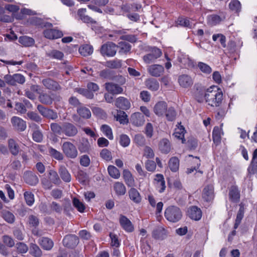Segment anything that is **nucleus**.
<instances>
[{
    "label": "nucleus",
    "instance_id": "obj_12",
    "mask_svg": "<svg viewBox=\"0 0 257 257\" xmlns=\"http://www.w3.org/2000/svg\"><path fill=\"white\" fill-rule=\"evenodd\" d=\"M131 122L136 126L143 125L145 121L144 115L141 112H135L132 114Z\"/></svg>",
    "mask_w": 257,
    "mask_h": 257
},
{
    "label": "nucleus",
    "instance_id": "obj_18",
    "mask_svg": "<svg viewBox=\"0 0 257 257\" xmlns=\"http://www.w3.org/2000/svg\"><path fill=\"white\" fill-rule=\"evenodd\" d=\"M119 223L121 227L127 232H132L134 230V226L131 221L125 216L120 215Z\"/></svg>",
    "mask_w": 257,
    "mask_h": 257
},
{
    "label": "nucleus",
    "instance_id": "obj_62",
    "mask_svg": "<svg viewBox=\"0 0 257 257\" xmlns=\"http://www.w3.org/2000/svg\"><path fill=\"white\" fill-rule=\"evenodd\" d=\"M229 7L232 11L238 12L240 9L241 5L239 1L233 0L230 3Z\"/></svg>",
    "mask_w": 257,
    "mask_h": 257
},
{
    "label": "nucleus",
    "instance_id": "obj_28",
    "mask_svg": "<svg viewBox=\"0 0 257 257\" xmlns=\"http://www.w3.org/2000/svg\"><path fill=\"white\" fill-rule=\"evenodd\" d=\"M59 173L61 178L64 182H69L71 181V175L65 166H61L60 167Z\"/></svg>",
    "mask_w": 257,
    "mask_h": 257
},
{
    "label": "nucleus",
    "instance_id": "obj_10",
    "mask_svg": "<svg viewBox=\"0 0 257 257\" xmlns=\"http://www.w3.org/2000/svg\"><path fill=\"white\" fill-rule=\"evenodd\" d=\"M63 243L65 246L69 248H74L78 244L79 238L75 235H68L64 237Z\"/></svg>",
    "mask_w": 257,
    "mask_h": 257
},
{
    "label": "nucleus",
    "instance_id": "obj_25",
    "mask_svg": "<svg viewBox=\"0 0 257 257\" xmlns=\"http://www.w3.org/2000/svg\"><path fill=\"white\" fill-rule=\"evenodd\" d=\"M159 150L162 153L168 154L171 150L170 143L167 139H162L159 143Z\"/></svg>",
    "mask_w": 257,
    "mask_h": 257
},
{
    "label": "nucleus",
    "instance_id": "obj_58",
    "mask_svg": "<svg viewBox=\"0 0 257 257\" xmlns=\"http://www.w3.org/2000/svg\"><path fill=\"white\" fill-rule=\"evenodd\" d=\"M100 156L106 161H110L112 158L111 152L106 149H103L101 151Z\"/></svg>",
    "mask_w": 257,
    "mask_h": 257
},
{
    "label": "nucleus",
    "instance_id": "obj_2",
    "mask_svg": "<svg viewBox=\"0 0 257 257\" xmlns=\"http://www.w3.org/2000/svg\"><path fill=\"white\" fill-rule=\"evenodd\" d=\"M182 216L181 210L176 206H169L165 210V217L170 222H177L181 219Z\"/></svg>",
    "mask_w": 257,
    "mask_h": 257
},
{
    "label": "nucleus",
    "instance_id": "obj_48",
    "mask_svg": "<svg viewBox=\"0 0 257 257\" xmlns=\"http://www.w3.org/2000/svg\"><path fill=\"white\" fill-rule=\"evenodd\" d=\"M117 48H120L119 53H126L130 51L131 45L129 43L125 42H120L117 45Z\"/></svg>",
    "mask_w": 257,
    "mask_h": 257
},
{
    "label": "nucleus",
    "instance_id": "obj_35",
    "mask_svg": "<svg viewBox=\"0 0 257 257\" xmlns=\"http://www.w3.org/2000/svg\"><path fill=\"white\" fill-rule=\"evenodd\" d=\"M185 132V130L184 127L183 126H180L175 128V132L173 135L175 138L179 140H181L182 143L184 144L185 143V140L184 139Z\"/></svg>",
    "mask_w": 257,
    "mask_h": 257
},
{
    "label": "nucleus",
    "instance_id": "obj_59",
    "mask_svg": "<svg viewBox=\"0 0 257 257\" xmlns=\"http://www.w3.org/2000/svg\"><path fill=\"white\" fill-rule=\"evenodd\" d=\"M219 38V42L223 48L226 47V38L221 34H214L212 36V39L214 41H217V39Z\"/></svg>",
    "mask_w": 257,
    "mask_h": 257
},
{
    "label": "nucleus",
    "instance_id": "obj_55",
    "mask_svg": "<svg viewBox=\"0 0 257 257\" xmlns=\"http://www.w3.org/2000/svg\"><path fill=\"white\" fill-rule=\"evenodd\" d=\"M198 67L203 73L207 74H210L212 71L211 68L207 64L203 62H199L198 64Z\"/></svg>",
    "mask_w": 257,
    "mask_h": 257
},
{
    "label": "nucleus",
    "instance_id": "obj_33",
    "mask_svg": "<svg viewBox=\"0 0 257 257\" xmlns=\"http://www.w3.org/2000/svg\"><path fill=\"white\" fill-rule=\"evenodd\" d=\"M105 66L110 69H119L122 66V61L118 59L107 61Z\"/></svg>",
    "mask_w": 257,
    "mask_h": 257
},
{
    "label": "nucleus",
    "instance_id": "obj_43",
    "mask_svg": "<svg viewBox=\"0 0 257 257\" xmlns=\"http://www.w3.org/2000/svg\"><path fill=\"white\" fill-rule=\"evenodd\" d=\"M244 215V208L240 205V208L237 212L236 218L234 225V228L236 229L240 224Z\"/></svg>",
    "mask_w": 257,
    "mask_h": 257
},
{
    "label": "nucleus",
    "instance_id": "obj_22",
    "mask_svg": "<svg viewBox=\"0 0 257 257\" xmlns=\"http://www.w3.org/2000/svg\"><path fill=\"white\" fill-rule=\"evenodd\" d=\"M230 200L233 202H238L240 199V192L236 186H232L229 190Z\"/></svg>",
    "mask_w": 257,
    "mask_h": 257
},
{
    "label": "nucleus",
    "instance_id": "obj_56",
    "mask_svg": "<svg viewBox=\"0 0 257 257\" xmlns=\"http://www.w3.org/2000/svg\"><path fill=\"white\" fill-rule=\"evenodd\" d=\"M49 152L51 156L57 160H61L63 159L62 154L52 148L49 149Z\"/></svg>",
    "mask_w": 257,
    "mask_h": 257
},
{
    "label": "nucleus",
    "instance_id": "obj_27",
    "mask_svg": "<svg viewBox=\"0 0 257 257\" xmlns=\"http://www.w3.org/2000/svg\"><path fill=\"white\" fill-rule=\"evenodd\" d=\"M29 253L34 257H41L42 255V251L39 246L33 243L30 244Z\"/></svg>",
    "mask_w": 257,
    "mask_h": 257
},
{
    "label": "nucleus",
    "instance_id": "obj_3",
    "mask_svg": "<svg viewBox=\"0 0 257 257\" xmlns=\"http://www.w3.org/2000/svg\"><path fill=\"white\" fill-rule=\"evenodd\" d=\"M62 148L63 153L66 157L74 159L77 156V150L75 146L72 143L69 142H64L62 145Z\"/></svg>",
    "mask_w": 257,
    "mask_h": 257
},
{
    "label": "nucleus",
    "instance_id": "obj_47",
    "mask_svg": "<svg viewBox=\"0 0 257 257\" xmlns=\"http://www.w3.org/2000/svg\"><path fill=\"white\" fill-rule=\"evenodd\" d=\"M212 137L214 143L218 144L220 142L221 133L219 127H214L212 133Z\"/></svg>",
    "mask_w": 257,
    "mask_h": 257
},
{
    "label": "nucleus",
    "instance_id": "obj_15",
    "mask_svg": "<svg viewBox=\"0 0 257 257\" xmlns=\"http://www.w3.org/2000/svg\"><path fill=\"white\" fill-rule=\"evenodd\" d=\"M178 81L182 87L185 88L191 87L193 83L192 78L187 74L180 75L178 77Z\"/></svg>",
    "mask_w": 257,
    "mask_h": 257
},
{
    "label": "nucleus",
    "instance_id": "obj_42",
    "mask_svg": "<svg viewBox=\"0 0 257 257\" xmlns=\"http://www.w3.org/2000/svg\"><path fill=\"white\" fill-rule=\"evenodd\" d=\"M77 113L83 118L88 119L91 116L90 110L85 107H80L77 109Z\"/></svg>",
    "mask_w": 257,
    "mask_h": 257
},
{
    "label": "nucleus",
    "instance_id": "obj_54",
    "mask_svg": "<svg viewBox=\"0 0 257 257\" xmlns=\"http://www.w3.org/2000/svg\"><path fill=\"white\" fill-rule=\"evenodd\" d=\"M75 90L79 94L85 96L87 98L92 99L94 96L93 93L90 91L88 89L76 88Z\"/></svg>",
    "mask_w": 257,
    "mask_h": 257
},
{
    "label": "nucleus",
    "instance_id": "obj_31",
    "mask_svg": "<svg viewBox=\"0 0 257 257\" xmlns=\"http://www.w3.org/2000/svg\"><path fill=\"white\" fill-rule=\"evenodd\" d=\"M169 167L174 172H177L179 168V160L176 157H172L169 161Z\"/></svg>",
    "mask_w": 257,
    "mask_h": 257
},
{
    "label": "nucleus",
    "instance_id": "obj_50",
    "mask_svg": "<svg viewBox=\"0 0 257 257\" xmlns=\"http://www.w3.org/2000/svg\"><path fill=\"white\" fill-rule=\"evenodd\" d=\"M108 172L109 175L115 179H117L120 177L119 170L113 166H109L108 167Z\"/></svg>",
    "mask_w": 257,
    "mask_h": 257
},
{
    "label": "nucleus",
    "instance_id": "obj_38",
    "mask_svg": "<svg viewBox=\"0 0 257 257\" xmlns=\"http://www.w3.org/2000/svg\"><path fill=\"white\" fill-rule=\"evenodd\" d=\"M117 121L121 124H126L128 122L127 116L125 112L121 110L117 111L116 115H114Z\"/></svg>",
    "mask_w": 257,
    "mask_h": 257
},
{
    "label": "nucleus",
    "instance_id": "obj_24",
    "mask_svg": "<svg viewBox=\"0 0 257 257\" xmlns=\"http://www.w3.org/2000/svg\"><path fill=\"white\" fill-rule=\"evenodd\" d=\"M39 243L42 247L47 250L51 249L53 246V241L48 237H42L39 240Z\"/></svg>",
    "mask_w": 257,
    "mask_h": 257
},
{
    "label": "nucleus",
    "instance_id": "obj_51",
    "mask_svg": "<svg viewBox=\"0 0 257 257\" xmlns=\"http://www.w3.org/2000/svg\"><path fill=\"white\" fill-rule=\"evenodd\" d=\"M101 131L105 134L109 140L113 139V135L111 128L107 125L103 124L101 126Z\"/></svg>",
    "mask_w": 257,
    "mask_h": 257
},
{
    "label": "nucleus",
    "instance_id": "obj_9",
    "mask_svg": "<svg viewBox=\"0 0 257 257\" xmlns=\"http://www.w3.org/2000/svg\"><path fill=\"white\" fill-rule=\"evenodd\" d=\"M187 215L191 219L198 221L201 218L202 213L200 208L196 206H192L188 208Z\"/></svg>",
    "mask_w": 257,
    "mask_h": 257
},
{
    "label": "nucleus",
    "instance_id": "obj_7",
    "mask_svg": "<svg viewBox=\"0 0 257 257\" xmlns=\"http://www.w3.org/2000/svg\"><path fill=\"white\" fill-rule=\"evenodd\" d=\"M162 55L161 51L157 48H152L151 52L144 56L143 59L148 64L153 62L156 59L160 57Z\"/></svg>",
    "mask_w": 257,
    "mask_h": 257
},
{
    "label": "nucleus",
    "instance_id": "obj_39",
    "mask_svg": "<svg viewBox=\"0 0 257 257\" xmlns=\"http://www.w3.org/2000/svg\"><path fill=\"white\" fill-rule=\"evenodd\" d=\"M91 146L87 139H83L79 145L78 149L82 153L88 152Z\"/></svg>",
    "mask_w": 257,
    "mask_h": 257
},
{
    "label": "nucleus",
    "instance_id": "obj_61",
    "mask_svg": "<svg viewBox=\"0 0 257 257\" xmlns=\"http://www.w3.org/2000/svg\"><path fill=\"white\" fill-rule=\"evenodd\" d=\"M16 247L17 251L20 253H26L29 249L28 246L23 242L17 243L16 244Z\"/></svg>",
    "mask_w": 257,
    "mask_h": 257
},
{
    "label": "nucleus",
    "instance_id": "obj_52",
    "mask_svg": "<svg viewBox=\"0 0 257 257\" xmlns=\"http://www.w3.org/2000/svg\"><path fill=\"white\" fill-rule=\"evenodd\" d=\"M24 196L27 204L31 206L35 201L33 194L31 192L26 191L24 193Z\"/></svg>",
    "mask_w": 257,
    "mask_h": 257
},
{
    "label": "nucleus",
    "instance_id": "obj_40",
    "mask_svg": "<svg viewBox=\"0 0 257 257\" xmlns=\"http://www.w3.org/2000/svg\"><path fill=\"white\" fill-rule=\"evenodd\" d=\"M115 193L118 195H123L126 192V189L123 183L117 182L113 186Z\"/></svg>",
    "mask_w": 257,
    "mask_h": 257
},
{
    "label": "nucleus",
    "instance_id": "obj_16",
    "mask_svg": "<svg viewBox=\"0 0 257 257\" xmlns=\"http://www.w3.org/2000/svg\"><path fill=\"white\" fill-rule=\"evenodd\" d=\"M63 133L68 137H73L75 136L78 133L77 128L71 123H63Z\"/></svg>",
    "mask_w": 257,
    "mask_h": 257
},
{
    "label": "nucleus",
    "instance_id": "obj_41",
    "mask_svg": "<svg viewBox=\"0 0 257 257\" xmlns=\"http://www.w3.org/2000/svg\"><path fill=\"white\" fill-rule=\"evenodd\" d=\"M79 51L82 55L86 56L93 53V48L90 45H85L79 48Z\"/></svg>",
    "mask_w": 257,
    "mask_h": 257
},
{
    "label": "nucleus",
    "instance_id": "obj_8",
    "mask_svg": "<svg viewBox=\"0 0 257 257\" xmlns=\"http://www.w3.org/2000/svg\"><path fill=\"white\" fill-rule=\"evenodd\" d=\"M202 196L206 202L212 200L214 197L213 185L208 184L205 186L202 191Z\"/></svg>",
    "mask_w": 257,
    "mask_h": 257
},
{
    "label": "nucleus",
    "instance_id": "obj_4",
    "mask_svg": "<svg viewBox=\"0 0 257 257\" xmlns=\"http://www.w3.org/2000/svg\"><path fill=\"white\" fill-rule=\"evenodd\" d=\"M117 50V45L112 42H108L101 46L100 51L102 55L112 57L115 55Z\"/></svg>",
    "mask_w": 257,
    "mask_h": 257
},
{
    "label": "nucleus",
    "instance_id": "obj_53",
    "mask_svg": "<svg viewBox=\"0 0 257 257\" xmlns=\"http://www.w3.org/2000/svg\"><path fill=\"white\" fill-rule=\"evenodd\" d=\"M3 217L9 223H12L15 220V216L14 214L8 211H4L2 212Z\"/></svg>",
    "mask_w": 257,
    "mask_h": 257
},
{
    "label": "nucleus",
    "instance_id": "obj_36",
    "mask_svg": "<svg viewBox=\"0 0 257 257\" xmlns=\"http://www.w3.org/2000/svg\"><path fill=\"white\" fill-rule=\"evenodd\" d=\"M19 42L25 47H30L34 44L35 41L32 38L24 36L19 38Z\"/></svg>",
    "mask_w": 257,
    "mask_h": 257
},
{
    "label": "nucleus",
    "instance_id": "obj_26",
    "mask_svg": "<svg viewBox=\"0 0 257 257\" xmlns=\"http://www.w3.org/2000/svg\"><path fill=\"white\" fill-rule=\"evenodd\" d=\"M128 194L130 199L135 203H139L141 202L142 197L136 189L132 188L128 191Z\"/></svg>",
    "mask_w": 257,
    "mask_h": 257
},
{
    "label": "nucleus",
    "instance_id": "obj_37",
    "mask_svg": "<svg viewBox=\"0 0 257 257\" xmlns=\"http://www.w3.org/2000/svg\"><path fill=\"white\" fill-rule=\"evenodd\" d=\"M147 87L152 91H157L159 88V83L155 79H148L145 82Z\"/></svg>",
    "mask_w": 257,
    "mask_h": 257
},
{
    "label": "nucleus",
    "instance_id": "obj_11",
    "mask_svg": "<svg viewBox=\"0 0 257 257\" xmlns=\"http://www.w3.org/2000/svg\"><path fill=\"white\" fill-rule=\"evenodd\" d=\"M104 86L106 90L112 94H119L123 92V88L121 87L112 82H106L104 84Z\"/></svg>",
    "mask_w": 257,
    "mask_h": 257
},
{
    "label": "nucleus",
    "instance_id": "obj_45",
    "mask_svg": "<svg viewBox=\"0 0 257 257\" xmlns=\"http://www.w3.org/2000/svg\"><path fill=\"white\" fill-rule=\"evenodd\" d=\"M51 131L56 135H61L63 133V123L61 125L57 123L51 124Z\"/></svg>",
    "mask_w": 257,
    "mask_h": 257
},
{
    "label": "nucleus",
    "instance_id": "obj_29",
    "mask_svg": "<svg viewBox=\"0 0 257 257\" xmlns=\"http://www.w3.org/2000/svg\"><path fill=\"white\" fill-rule=\"evenodd\" d=\"M8 147L11 153L14 156H17L19 152V146L15 140L10 139L8 140Z\"/></svg>",
    "mask_w": 257,
    "mask_h": 257
},
{
    "label": "nucleus",
    "instance_id": "obj_49",
    "mask_svg": "<svg viewBox=\"0 0 257 257\" xmlns=\"http://www.w3.org/2000/svg\"><path fill=\"white\" fill-rule=\"evenodd\" d=\"M72 202L73 206L77 209L79 212L81 213L84 212L85 209V206L82 202H81L77 198H74Z\"/></svg>",
    "mask_w": 257,
    "mask_h": 257
},
{
    "label": "nucleus",
    "instance_id": "obj_20",
    "mask_svg": "<svg viewBox=\"0 0 257 257\" xmlns=\"http://www.w3.org/2000/svg\"><path fill=\"white\" fill-rule=\"evenodd\" d=\"M116 106L123 110L128 109L131 107V103L128 99L124 97H119L115 101Z\"/></svg>",
    "mask_w": 257,
    "mask_h": 257
},
{
    "label": "nucleus",
    "instance_id": "obj_17",
    "mask_svg": "<svg viewBox=\"0 0 257 257\" xmlns=\"http://www.w3.org/2000/svg\"><path fill=\"white\" fill-rule=\"evenodd\" d=\"M45 38L49 39H56L62 37V32L56 29H47L43 32Z\"/></svg>",
    "mask_w": 257,
    "mask_h": 257
},
{
    "label": "nucleus",
    "instance_id": "obj_60",
    "mask_svg": "<svg viewBox=\"0 0 257 257\" xmlns=\"http://www.w3.org/2000/svg\"><path fill=\"white\" fill-rule=\"evenodd\" d=\"M28 117L32 120L37 122H40L42 121V118L37 113L33 111H29L27 113Z\"/></svg>",
    "mask_w": 257,
    "mask_h": 257
},
{
    "label": "nucleus",
    "instance_id": "obj_23",
    "mask_svg": "<svg viewBox=\"0 0 257 257\" xmlns=\"http://www.w3.org/2000/svg\"><path fill=\"white\" fill-rule=\"evenodd\" d=\"M52 93H41L39 96L40 102L45 105H50L53 103Z\"/></svg>",
    "mask_w": 257,
    "mask_h": 257
},
{
    "label": "nucleus",
    "instance_id": "obj_13",
    "mask_svg": "<svg viewBox=\"0 0 257 257\" xmlns=\"http://www.w3.org/2000/svg\"><path fill=\"white\" fill-rule=\"evenodd\" d=\"M11 122L14 127L19 131L23 132L26 128L27 125L26 122L19 117H12Z\"/></svg>",
    "mask_w": 257,
    "mask_h": 257
},
{
    "label": "nucleus",
    "instance_id": "obj_21",
    "mask_svg": "<svg viewBox=\"0 0 257 257\" xmlns=\"http://www.w3.org/2000/svg\"><path fill=\"white\" fill-rule=\"evenodd\" d=\"M164 68L161 65H152L149 67L148 71L150 74L154 77H159L162 75L164 72Z\"/></svg>",
    "mask_w": 257,
    "mask_h": 257
},
{
    "label": "nucleus",
    "instance_id": "obj_64",
    "mask_svg": "<svg viewBox=\"0 0 257 257\" xmlns=\"http://www.w3.org/2000/svg\"><path fill=\"white\" fill-rule=\"evenodd\" d=\"M135 142L140 146L145 145L146 140L144 137L140 134L136 135L135 137Z\"/></svg>",
    "mask_w": 257,
    "mask_h": 257
},
{
    "label": "nucleus",
    "instance_id": "obj_5",
    "mask_svg": "<svg viewBox=\"0 0 257 257\" xmlns=\"http://www.w3.org/2000/svg\"><path fill=\"white\" fill-rule=\"evenodd\" d=\"M37 109L42 115L48 119L54 120L58 117L57 112L52 109L44 107L42 105H38Z\"/></svg>",
    "mask_w": 257,
    "mask_h": 257
},
{
    "label": "nucleus",
    "instance_id": "obj_1",
    "mask_svg": "<svg viewBox=\"0 0 257 257\" xmlns=\"http://www.w3.org/2000/svg\"><path fill=\"white\" fill-rule=\"evenodd\" d=\"M206 102L213 107L219 106L223 100V93L220 88L212 86L206 90Z\"/></svg>",
    "mask_w": 257,
    "mask_h": 257
},
{
    "label": "nucleus",
    "instance_id": "obj_14",
    "mask_svg": "<svg viewBox=\"0 0 257 257\" xmlns=\"http://www.w3.org/2000/svg\"><path fill=\"white\" fill-rule=\"evenodd\" d=\"M24 179L26 183L31 186H35L39 182V178L37 176L30 171L24 173Z\"/></svg>",
    "mask_w": 257,
    "mask_h": 257
},
{
    "label": "nucleus",
    "instance_id": "obj_57",
    "mask_svg": "<svg viewBox=\"0 0 257 257\" xmlns=\"http://www.w3.org/2000/svg\"><path fill=\"white\" fill-rule=\"evenodd\" d=\"M165 113L166 118L168 120L173 121L175 119L176 113L175 109L173 107H170L167 109Z\"/></svg>",
    "mask_w": 257,
    "mask_h": 257
},
{
    "label": "nucleus",
    "instance_id": "obj_63",
    "mask_svg": "<svg viewBox=\"0 0 257 257\" xmlns=\"http://www.w3.org/2000/svg\"><path fill=\"white\" fill-rule=\"evenodd\" d=\"M144 156L147 158L152 159L154 157L155 154L153 149L151 147L146 146L144 148Z\"/></svg>",
    "mask_w": 257,
    "mask_h": 257
},
{
    "label": "nucleus",
    "instance_id": "obj_44",
    "mask_svg": "<svg viewBox=\"0 0 257 257\" xmlns=\"http://www.w3.org/2000/svg\"><path fill=\"white\" fill-rule=\"evenodd\" d=\"M206 94V90L203 89L199 90L197 89V91L195 92V96L197 101L199 102H202L204 100H206V97L205 95Z\"/></svg>",
    "mask_w": 257,
    "mask_h": 257
},
{
    "label": "nucleus",
    "instance_id": "obj_30",
    "mask_svg": "<svg viewBox=\"0 0 257 257\" xmlns=\"http://www.w3.org/2000/svg\"><path fill=\"white\" fill-rule=\"evenodd\" d=\"M152 236L155 239H163L167 236V232L164 228H158L153 231Z\"/></svg>",
    "mask_w": 257,
    "mask_h": 257
},
{
    "label": "nucleus",
    "instance_id": "obj_46",
    "mask_svg": "<svg viewBox=\"0 0 257 257\" xmlns=\"http://www.w3.org/2000/svg\"><path fill=\"white\" fill-rule=\"evenodd\" d=\"M46 54L51 58L57 59H61L64 56V54L62 52L57 50H53L47 52Z\"/></svg>",
    "mask_w": 257,
    "mask_h": 257
},
{
    "label": "nucleus",
    "instance_id": "obj_19",
    "mask_svg": "<svg viewBox=\"0 0 257 257\" xmlns=\"http://www.w3.org/2000/svg\"><path fill=\"white\" fill-rule=\"evenodd\" d=\"M167 110V104L164 101H159L157 103L154 108V112L156 115L163 116Z\"/></svg>",
    "mask_w": 257,
    "mask_h": 257
},
{
    "label": "nucleus",
    "instance_id": "obj_32",
    "mask_svg": "<svg viewBox=\"0 0 257 257\" xmlns=\"http://www.w3.org/2000/svg\"><path fill=\"white\" fill-rule=\"evenodd\" d=\"M48 177L50 181L55 185H59L61 182L57 173L53 170H49Z\"/></svg>",
    "mask_w": 257,
    "mask_h": 257
},
{
    "label": "nucleus",
    "instance_id": "obj_34",
    "mask_svg": "<svg viewBox=\"0 0 257 257\" xmlns=\"http://www.w3.org/2000/svg\"><path fill=\"white\" fill-rule=\"evenodd\" d=\"M123 177L126 184L130 187L134 186V180L131 172L127 170L123 171Z\"/></svg>",
    "mask_w": 257,
    "mask_h": 257
},
{
    "label": "nucleus",
    "instance_id": "obj_6",
    "mask_svg": "<svg viewBox=\"0 0 257 257\" xmlns=\"http://www.w3.org/2000/svg\"><path fill=\"white\" fill-rule=\"evenodd\" d=\"M42 83L45 88L53 91H60L62 88L60 85L57 81L50 78L43 79Z\"/></svg>",
    "mask_w": 257,
    "mask_h": 257
}]
</instances>
